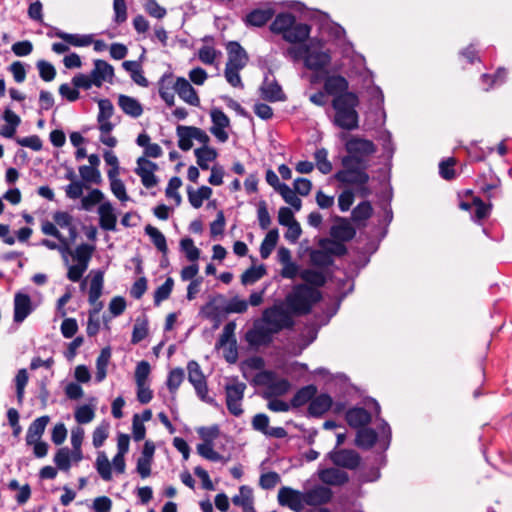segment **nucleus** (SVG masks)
<instances>
[{
    "mask_svg": "<svg viewBox=\"0 0 512 512\" xmlns=\"http://www.w3.org/2000/svg\"><path fill=\"white\" fill-rule=\"evenodd\" d=\"M55 36L76 47L88 46L93 41L92 35L70 34L59 29L55 32Z\"/></svg>",
    "mask_w": 512,
    "mask_h": 512,
    "instance_id": "c9c22d12",
    "label": "nucleus"
},
{
    "mask_svg": "<svg viewBox=\"0 0 512 512\" xmlns=\"http://www.w3.org/2000/svg\"><path fill=\"white\" fill-rule=\"evenodd\" d=\"M246 340L252 346L269 345L272 338L265 327L251 329L246 333Z\"/></svg>",
    "mask_w": 512,
    "mask_h": 512,
    "instance_id": "f704fd0d",
    "label": "nucleus"
},
{
    "mask_svg": "<svg viewBox=\"0 0 512 512\" xmlns=\"http://www.w3.org/2000/svg\"><path fill=\"white\" fill-rule=\"evenodd\" d=\"M118 106L128 116L138 118L143 113L142 104L135 98L120 94L118 97Z\"/></svg>",
    "mask_w": 512,
    "mask_h": 512,
    "instance_id": "cd10ccee",
    "label": "nucleus"
},
{
    "mask_svg": "<svg viewBox=\"0 0 512 512\" xmlns=\"http://www.w3.org/2000/svg\"><path fill=\"white\" fill-rule=\"evenodd\" d=\"M328 242H330L329 238H321L318 242L320 249H312L310 251L309 257L313 266L327 268L334 264V258H332L326 250Z\"/></svg>",
    "mask_w": 512,
    "mask_h": 512,
    "instance_id": "a211bd4d",
    "label": "nucleus"
},
{
    "mask_svg": "<svg viewBox=\"0 0 512 512\" xmlns=\"http://www.w3.org/2000/svg\"><path fill=\"white\" fill-rule=\"evenodd\" d=\"M194 155L200 169L207 170L209 169L208 162L214 161L217 158L218 153L213 147L202 146L194 150Z\"/></svg>",
    "mask_w": 512,
    "mask_h": 512,
    "instance_id": "2f4dec72",
    "label": "nucleus"
},
{
    "mask_svg": "<svg viewBox=\"0 0 512 512\" xmlns=\"http://www.w3.org/2000/svg\"><path fill=\"white\" fill-rule=\"evenodd\" d=\"M372 416L363 407H353L346 411L345 420L348 425L352 428H362L367 426L371 422Z\"/></svg>",
    "mask_w": 512,
    "mask_h": 512,
    "instance_id": "4be33fe9",
    "label": "nucleus"
},
{
    "mask_svg": "<svg viewBox=\"0 0 512 512\" xmlns=\"http://www.w3.org/2000/svg\"><path fill=\"white\" fill-rule=\"evenodd\" d=\"M92 279L90 282V288L88 292V301L90 304L95 305L93 309L89 310L90 316H96L100 310L103 308V303L98 302L97 300L102 295L103 284H104V271L101 269L93 270Z\"/></svg>",
    "mask_w": 512,
    "mask_h": 512,
    "instance_id": "0eeeda50",
    "label": "nucleus"
},
{
    "mask_svg": "<svg viewBox=\"0 0 512 512\" xmlns=\"http://www.w3.org/2000/svg\"><path fill=\"white\" fill-rule=\"evenodd\" d=\"M246 388V384L239 381L237 376L230 378L224 386L227 409L235 417L241 416L244 412L242 400Z\"/></svg>",
    "mask_w": 512,
    "mask_h": 512,
    "instance_id": "423d86ee",
    "label": "nucleus"
},
{
    "mask_svg": "<svg viewBox=\"0 0 512 512\" xmlns=\"http://www.w3.org/2000/svg\"><path fill=\"white\" fill-rule=\"evenodd\" d=\"M263 320L265 321V323L294 322L291 314L288 311L284 310L281 307H277V306L266 309L263 313Z\"/></svg>",
    "mask_w": 512,
    "mask_h": 512,
    "instance_id": "473e14b6",
    "label": "nucleus"
},
{
    "mask_svg": "<svg viewBox=\"0 0 512 512\" xmlns=\"http://www.w3.org/2000/svg\"><path fill=\"white\" fill-rule=\"evenodd\" d=\"M333 177L344 186H355L357 195L362 198H367L372 193L368 187L370 176L367 169L338 170Z\"/></svg>",
    "mask_w": 512,
    "mask_h": 512,
    "instance_id": "39448f33",
    "label": "nucleus"
},
{
    "mask_svg": "<svg viewBox=\"0 0 512 512\" xmlns=\"http://www.w3.org/2000/svg\"><path fill=\"white\" fill-rule=\"evenodd\" d=\"M278 502L294 512H301L305 505L304 492L284 486L278 492Z\"/></svg>",
    "mask_w": 512,
    "mask_h": 512,
    "instance_id": "9d476101",
    "label": "nucleus"
},
{
    "mask_svg": "<svg viewBox=\"0 0 512 512\" xmlns=\"http://www.w3.org/2000/svg\"><path fill=\"white\" fill-rule=\"evenodd\" d=\"M193 387L201 401L211 405L215 409L222 410V406L216 401V399L208 396V386L206 380L200 382V384L197 383L196 385H193Z\"/></svg>",
    "mask_w": 512,
    "mask_h": 512,
    "instance_id": "4d7b16f0",
    "label": "nucleus"
},
{
    "mask_svg": "<svg viewBox=\"0 0 512 512\" xmlns=\"http://www.w3.org/2000/svg\"><path fill=\"white\" fill-rule=\"evenodd\" d=\"M91 77L94 78V85L96 87H101L104 81L112 83L114 68L107 61L96 59L94 60V69L91 71Z\"/></svg>",
    "mask_w": 512,
    "mask_h": 512,
    "instance_id": "aec40b11",
    "label": "nucleus"
},
{
    "mask_svg": "<svg viewBox=\"0 0 512 512\" xmlns=\"http://www.w3.org/2000/svg\"><path fill=\"white\" fill-rule=\"evenodd\" d=\"M279 240V232L277 228L271 229L267 232L264 240L260 246V255L262 259H267Z\"/></svg>",
    "mask_w": 512,
    "mask_h": 512,
    "instance_id": "4c0bfd02",
    "label": "nucleus"
},
{
    "mask_svg": "<svg viewBox=\"0 0 512 512\" xmlns=\"http://www.w3.org/2000/svg\"><path fill=\"white\" fill-rule=\"evenodd\" d=\"M328 152L325 148L317 149L314 153L317 169L322 174H329L332 171V163L327 158Z\"/></svg>",
    "mask_w": 512,
    "mask_h": 512,
    "instance_id": "6e6d98bb",
    "label": "nucleus"
},
{
    "mask_svg": "<svg viewBox=\"0 0 512 512\" xmlns=\"http://www.w3.org/2000/svg\"><path fill=\"white\" fill-rule=\"evenodd\" d=\"M109 435V423L102 422L99 426H97L92 434V443L95 448H100Z\"/></svg>",
    "mask_w": 512,
    "mask_h": 512,
    "instance_id": "052dcab7",
    "label": "nucleus"
},
{
    "mask_svg": "<svg viewBox=\"0 0 512 512\" xmlns=\"http://www.w3.org/2000/svg\"><path fill=\"white\" fill-rule=\"evenodd\" d=\"M278 192L282 196L283 200L294 208L295 211H299L301 209V199L296 195V191L291 189L287 184L283 183L279 185Z\"/></svg>",
    "mask_w": 512,
    "mask_h": 512,
    "instance_id": "c03bdc74",
    "label": "nucleus"
},
{
    "mask_svg": "<svg viewBox=\"0 0 512 512\" xmlns=\"http://www.w3.org/2000/svg\"><path fill=\"white\" fill-rule=\"evenodd\" d=\"M111 357L110 347H105L101 350L99 356L96 360V375L95 381L100 383L102 382L107 375V366Z\"/></svg>",
    "mask_w": 512,
    "mask_h": 512,
    "instance_id": "e433bc0d",
    "label": "nucleus"
},
{
    "mask_svg": "<svg viewBox=\"0 0 512 512\" xmlns=\"http://www.w3.org/2000/svg\"><path fill=\"white\" fill-rule=\"evenodd\" d=\"M180 247L189 261L195 262L199 259L200 250L194 245V241L192 238L185 237L181 239Z\"/></svg>",
    "mask_w": 512,
    "mask_h": 512,
    "instance_id": "bf43d9fd",
    "label": "nucleus"
},
{
    "mask_svg": "<svg viewBox=\"0 0 512 512\" xmlns=\"http://www.w3.org/2000/svg\"><path fill=\"white\" fill-rule=\"evenodd\" d=\"M94 251L95 245L82 243L77 246L73 256L77 260V263H81L88 266Z\"/></svg>",
    "mask_w": 512,
    "mask_h": 512,
    "instance_id": "3c124183",
    "label": "nucleus"
},
{
    "mask_svg": "<svg viewBox=\"0 0 512 512\" xmlns=\"http://www.w3.org/2000/svg\"><path fill=\"white\" fill-rule=\"evenodd\" d=\"M473 205L474 209L471 212V219L477 224H482V221L490 216L493 205L485 203L480 197L473 198Z\"/></svg>",
    "mask_w": 512,
    "mask_h": 512,
    "instance_id": "7c9ffc66",
    "label": "nucleus"
},
{
    "mask_svg": "<svg viewBox=\"0 0 512 512\" xmlns=\"http://www.w3.org/2000/svg\"><path fill=\"white\" fill-rule=\"evenodd\" d=\"M190 129V126H183L178 125L176 132L178 136V147L182 151H188L192 148L193 142H192V134L190 131H187Z\"/></svg>",
    "mask_w": 512,
    "mask_h": 512,
    "instance_id": "864d4df0",
    "label": "nucleus"
},
{
    "mask_svg": "<svg viewBox=\"0 0 512 512\" xmlns=\"http://www.w3.org/2000/svg\"><path fill=\"white\" fill-rule=\"evenodd\" d=\"M257 219L262 230H267L269 228L271 224V216L265 200H260L257 204Z\"/></svg>",
    "mask_w": 512,
    "mask_h": 512,
    "instance_id": "680f3d73",
    "label": "nucleus"
},
{
    "mask_svg": "<svg viewBox=\"0 0 512 512\" xmlns=\"http://www.w3.org/2000/svg\"><path fill=\"white\" fill-rule=\"evenodd\" d=\"M335 220L338 223L331 226V237L342 242L351 241L356 235V229L344 217L337 216Z\"/></svg>",
    "mask_w": 512,
    "mask_h": 512,
    "instance_id": "f3484780",
    "label": "nucleus"
},
{
    "mask_svg": "<svg viewBox=\"0 0 512 512\" xmlns=\"http://www.w3.org/2000/svg\"><path fill=\"white\" fill-rule=\"evenodd\" d=\"M317 394V387L313 384L301 387L296 391L290 400V405L294 408L301 407L307 403L310 404L313 397Z\"/></svg>",
    "mask_w": 512,
    "mask_h": 512,
    "instance_id": "c85d7f7f",
    "label": "nucleus"
},
{
    "mask_svg": "<svg viewBox=\"0 0 512 512\" xmlns=\"http://www.w3.org/2000/svg\"><path fill=\"white\" fill-rule=\"evenodd\" d=\"M13 304V321L17 324L22 323L36 309L30 295L22 291L15 293Z\"/></svg>",
    "mask_w": 512,
    "mask_h": 512,
    "instance_id": "9b49d317",
    "label": "nucleus"
},
{
    "mask_svg": "<svg viewBox=\"0 0 512 512\" xmlns=\"http://www.w3.org/2000/svg\"><path fill=\"white\" fill-rule=\"evenodd\" d=\"M210 117L213 124L210 128V132L220 142H226L229 136L228 133L225 131V128H228L230 126L229 117L220 108L217 107L211 109Z\"/></svg>",
    "mask_w": 512,
    "mask_h": 512,
    "instance_id": "f8f14e48",
    "label": "nucleus"
},
{
    "mask_svg": "<svg viewBox=\"0 0 512 512\" xmlns=\"http://www.w3.org/2000/svg\"><path fill=\"white\" fill-rule=\"evenodd\" d=\"M187 370H188V381L192 385H196L197 383L200 384V382L206 380L198 362H196L194 360L189 361L187 364Z\"/></svg>",
    "mask_w": 512,
    "mask_h": 512,
    "instance_id": "e2e57ef3",
    "label": "nucleus"
},
{
    "mask_svg": "<svg viewBox=\"0 0 512 512\" xmlns=\"http://www.w3.org/2000/svg\"><path fill=\"white\" fill-rule=\"evenodd\" d=\"M254 383L256 385H268L274 395H283L290 389V382L287 379L275 380V373L270 370L258 373L254 378Z\"/></svg>",
    "mask_w": 512,
    "mask_h": 512,
    "instance_id": "1a4fd4ad",
    "label": "nucleus"
},
{
    "mask_svg": "<svg viewBox=\"0 0 512 512\" xmlns=\"http://www.w3.org/2000/svg\"><path fill=\"white\" fill-rule=\"evenodd\" d=\"M79 174L81 176V181L84 183H93L99 185L102 183L101 172L96 167H89L87 165H82L79 167Z\"/></svg>",
    "mask_w": 512,
    "mask_h": 512,
    "instance_id": "49530a36",
    "label": "nucleus"
},
{
    "mask_svg": "<svg viewBox=\"0 0 512 512\" xmlns=\"http://www.w3.org/2000/svg\"><path fill=\"white\" fill-rule=\"evenodd\" d=\"M328 458L335 466L354 470L361 461L360 455L352 449H333L328 453Z\"/></svg>",
    "mask_w": 512,
    "mask_h": 512,
    "instance_id": "6e6552de",
    "label": "nucleus"
},
{
    "mask_svg": "<svg viewBox=\"0 0 512 512\" xmlns=\"http://www.w3.org/2000/svg\"><path fill=\"white\" fill-rule=\"evenodd\" d=\"M274 13L275 11L272 8L253 9L245 16L244 22L247 26L263 27L272 19Z\"/></svg>",
    "mask_w": 512,
    "mask_h": 512,
    "instance_id": "393cba45",
    "label": "nucleus"
},
{
    "mask_svg": "<svg viewBox=\"0 0 512 512\" xmlns=\"http://www.w3.org/2000/svg\"><path fill=\"white\" fill-rule=\"evenodd\" d=\"M378 440V433L370 427H362L357 430L355 445L363 450L371 449Z\"/></svg>",
    "mask_w": 512,
    "mask_h": 512,
    "instance_id": "a878e982",
    "label": "nucleus"
},
{
    "mask_svg": "<svg viewBox=\"0 0 512 512\" xmlns=\"http://www.w3.org/2000/svg\"><path fill=\"white\" fill-rule=\"evenodd\" d=\"M271 70H268V73L265 75L262 85L260 86V95L262 99L269 102H278L286 100V95L282 90L281 85L277 82L275 78L270 80L269 74H271Z\"/></svg>",
    "mask_w": 512,
    "mask_h": 512,
    "instance_id": "ddd939ff",
    "label": "nucleus"
},
{
    "mask_svg": "<svg viewBox=\"0 0 512 512\" xmlns=\"http://www.w3.org/2000/svg\"><path fill=\"white\" fill-rule=\"evenodd\" d=\"M99 225L103 230L115 231L117 216L114 213L112 204L107 201L102 203L98 208Z\"/></svg>",
    "mask_w": 512,
    "mask_h": 512,
    "instance_id": "5701e85b",
    "label": "nucleus"
},
{
    "mask_svg": "<svg viewBox=\"0 0 512 512\" xmlns=\"http://www.w3.org/2000/svg\"><path fill=\"white\" fill-rule=\"evenodd\" d=\"M373 214V207L370 201L365 200L355 206L351 212V218L354 222H362L368 220Z\"/></svg>",
    "mask_w": 512,
    "mask_h": 512,
    "instance_id": "37998d69",
    "label": "nucleus"
},
{
    "mask_svg": "<svg viewBox=\"0 0 512 512\" xmlns=\"http://www.w3.org/2000/svg\"><path fill=\"white\" fill-rule=\"evenodd\" d=\"M300 278L306 283L313 285L314 288L323 287L326 283V277L323 272L314 269H303L300 272Z\"/></svg>",
    "mask_w": 512,
    "mask_h": 512,
    "instance_id": "79ce46f5",
    "label": "nucleus"
},
{
    "mask_svg": "<svg viewBox=\"0 0 512 512\" xmlns=\"http://www.w3.org/2000/svg\"><path fill=\"white\" fill-rule=\"evenodd\" d=\"M322 298L321 292L307 284H297L286 296L288 308L295 315H306L312 310L315 303Z\"/></svg>",
    "mask_w": 512,
    "mask_h": 512,
    "instance_id": "20e7f679",
    "label": "nucleus"
},
{
    "mask_svg": "<svg viewBox=\"0 0 512 512\" xmlns=\"http://www.w3.org/2000/svg\"><path fill=\"white\" fill-rule=\"evenodd\" d=\"M281 478L277 472L270 471L267 473H263L259 479V485L262 489L271 490L273 489L279 482Z\"/></svg>",
    "mask_w": 512,
    "mask_h": 512,
    "instance_id": "774afa93",
    "label": "nucleus"
},
{
    "mask_svg": "<svg viewBox=\"0 0 512 512\" xmlns=\"http://www.w3.org/2000/svg\"><path fill=\"white\" fill-rule=\"evenodd\" d=\"M41 230L42 232L45 234V235H49V236H52V237H55L56 239L59 240L60 243L63 244V249L60 248V252L62 254H65V253H70L72 254L71 250H70V246H69V242L67 241V239L59 232V230L56 228V226L46 220L42 223L41 225Z\"/></svg>",
    "mask_w": 512,
    "mask_h": 512,
    "instance_id": "58836bf2",
    "label": "nucleus"
},
{
    "mask_svg": "<svg viewBox=\"0 0 512 512\" xmlns=\"http://www.w3.org/2000/svg\"><path fill=\"white\" fill-rule=\"evenodd\" d=\"M323 89L333 97L331 101V106L335 111L333 125L346 131L358 129L357 107L360 104V99L356 92L349 90V81L340 74L328 75L324 80Z\"/></svg>",
    "mask_w": 512,
    "mask_h": 512,
    "instance_id": "f257e3e1",
    "label": "nucleus"
},
{
    "mask_svg": "<svg viewBox=\"0 0 512 512\" xmlns=\"http://www.w3.org/2000/svg\"><path fill=\"white\" fill-rule=\"evenodd\" d=\"M226 50L228 54L226 66L243 69L247 65L249 56L238 41H229L226 44Z\"/></svg>",
    "mask_w": 512,
    "mask_h": 512,
    "instance_id": "4468645a",
    "label": "nucleus"
},
{
    "mask_svg": "<svg viewBox=\"0 0 512 512\" xmlns=\"http://www.w3.org/2000/svg\"><path fill=\"white\" fill-rule=\"evenodd\" d=\"M182 185V180L178 176H173L170 178L168 185L165 190L166 197L173 199L176 205H180L182 201V197L180 193L177 191Z\"/></svg>",
    "mask_w": 512,
    "mask_h": 512,
    "instance_id": "13d9d810",
    "label": "nucleus"
},
{
    "mask_svg": "<svg viewBox=\"0 0 512 512\" xmlns=\"http://www.w3.org/2000/svg\"><path fill=\"white\" fill-rule=\"evenodd\" d=\"M240 495H235L232 502L236 506H241L243 509L253 502L252 489L243 485L239 489Z\"/></svg>",
    "mask_w": 512,
    "mask_h": 512,
    "instance_id": "69168bd1",
    "label": "nucleus"
},
{
    "mask_svg": "<svg viewBox=\"0 0 512 512\" xmlns=\"http://www.w3.org/2000/svg\"><path fill=\"white\" fill-rule=\"evenodd\" d=\"M331 62V56L326 51H310L304 57V66L312 71H321Z\"/></svg>",
    "mask_w": 512,
    "mask_h": 512,
    "instance_id": "412c9836",
    "label": "nucleus"
},
{
    "mask_svg": "<svg viewBox=\"0 0 512 512\" xmlns=\"http://www.w3.org/2000/svg\"><path fill=\"white\" fill-rule=\"evenodd\" d=\"M333 406V399L328 393H320L315 395L308 405L307 416L312 418H320L328 412Z\"/></svg>",
    "mask_w": 512,
    "mask_h": 512,
    "instance_id": "2eb2a0df",
    "label": "nucleus"
},
{
    "mask_svg": "<svg viewBox=\"0 0 512 512\" xmlns=\"http://www.w3.org/2000/svg\"><path fill=\"white\" fill-rule=\"evenodd\" d=\"M333 492L330 488L318 485L304 492L305 504L310 506H319L331 501Z\"/></svg>",
    "mask_w": 512,
    "mask_h": 512,
    "instance_id": "6ab92c4d",
    "label": "nucleus"
},
{
    "mask_svg": "<svg viewBox=\"0 0 512 512\" xmlns=\"http://www.w3.org/2000/svg\"><path fill=\"white\" fill-rule=\"evenodd\" d=\"M184 370L182 368L172 369L167 377L166 385L171 394H175L184 380Z\"/></svg>",
    "mask_w": 512,
    "mask_h": 512,
    "instance_id": "8fccbe9b",
    "label": "nucleus"
},
{
    "mask_svg": "<svg viewBox=\"0 0 512 512\" xmlns=\"http://www.w3.org/2000/svg\"><path fill=\"white\" fill-rule=\"evenodd\" d=\"M174 78L172 72H165L158 81L159 96L165 102L168 107H172L175 104L174 93L172 92V86H166L168 79Z\"/></svg>",
    "mask_w": 512,
    "mask_h": 512,
    "instance_id": "72a5a7b5",
    "label": "nucleus"
},
{
    "mask_svg": "<svg viewBox=\"0 0 512 512\" xmlns=\"http://www.w3.org/2000/svg\"><path fill=\"white\" fill-rule=\"evenodd\" d=\"M53 461L56 465V468L63 471L68 472L71 468V458H70V450L68 447L59 448L54 455Z\"/></svg>",
    "mask_w": 512,
    "mask_h": 512,
    "instance_id": "de8ad7c7",
    "label": "nucleus"
},
{
    "mask_svg": "<svg viewBox=\"0 0 512 512\" xmlns=\"http://www.w3.org/2000/svg\"><path fill=\"white\" fill-rule=\"evenodd\" d=\"M74 417L79 424H87L95 417L94 408L87 404L82 405L76 409Z\"/></svg>",
    "mask_w": 512,
    "mask_h": 512,
    "instance_id": "0e129e2a",
    "label": "nucleus"
},
{
    "mask_svg": "<svg viewBox=\"0 0 512 512\" xmlns=\"http://www.w3.org/2000/svg\"><path fill=\"white\" fill-rule=\"evenodd\" d=\"M104 199V194L100 189H92L88 195L84 196L81 200V209L91 211L96 204H99Z\"/></svg>",
    "mask_w": 512,
    "mask_h": 512,
    "instance_id": "603ef678",
    "label": "nucleus"
},
{
    "mask_svg": "<svg viewBox=\"0 0 512 512\" xmlns=\"http://www.w3.org/2000/svg\"><path fill=\"white\" fill-rule=\"evenodd\" d=\"M197 453L204 459H207L212 462L226 463L228 461L227 458H225L220 453L214 450V443L202 442L198 444Z\"/></svg>",
    "mask_w": 512,
    "mask_h": 512,
    "instance_id": "ea45409f",
    "label": "nucleus"
},
{
    "mask_svg": "<svg viewBox=\"0 0 512 512\" xmlns=\"http://www.w3.org/2000/svg\"><path fill=\"white\" fill-rule=\"evenodd\" d=\"M213 191L209 186H201L197 190L189 186L187 188L188 201L193 208H200L203 205V201L211 197Z\"/></svg>",
    "mask_w": 512,
    "mask_h": 512,
    "instance_id": "c756f323",
    "label": "nucleus"
},
{
    "mask_svg": "<svg viewBox=\"0 0 512 512\" xmlns=\"http://www.w3.org/2000/svg\"><path fill=\"white\" fill-rule=\"evenodd\" d=\"M320 480L328 485L341 486L349 481V475L347 472L338 468H325L319 472Z\"/></svg>",
    "mask_w": 512,
    "mask_h": 512,
    "instance_id": "b1692460",
    "label": "nucleus"
},
{
    "mask_svg": "<svg viewBox=\"0 0 512 512\" xmlns=\"http://www.w3.org/2000/svg\"><path fill=\"white\" fill-rule=\"evenodd\" d=\"M347 155L341 159V170L368 169L366 157L373 155L377 147L373 141L351 136L345 143Z\"/></svg>",
    "mask_w": 512,
    "mask_h": 512,
    "instance_id": "7ed1b4c3",
    "label": "nucleus"
},
{
    "mask_svg": "<svg viewBox=\"0 0 512 512\" xmlns=\"http://www.w3.org/2000/svg\"><path fill=\"white\" fill-rule=\"evenodd\" d=\"M174 280L168 277L165 282L154 291V305L159 306L160 303L168 299L173 290Z\"/></svg>",
    "mask_w": 512,
    "mask_h": 512,
    "instance_id": "09e8293b",
    "label": "nucleus"
},
{
    "mask_svg": "<svg viewBox=\"0 0 512 512\" xmlns=\"http://www.w3.org/2000/svg\"><path fill=\"white\" fill-rule=\"evenodd\" d=\"M266 273L264 265L259 267H250L241 275V282L243 285L253 284L261 279Z\"/></svg>",
    "mask_w": 512,
    "mask_h": 512,
    "instance_id": "5fc2aeb1",
    "label": "nucleus"
},
{
    "mask_svg": "<svg viewBox=\"0 0 512 512\" xmlns=\"http://www.w3.org/2000/svg\"><path fill=\"white\" fill-rule=\"evenodd\" d=\"M49 421V416L44 415L38 417L29 425L25 438L27 445L31 446L35 440H39L42 437Z\"/></svg>",
    "mask_w": 512,
    "mask_h": 512,
    "instance_id": "bb28decb",
    "label": "nucleus"
},
{
    "mask_svg": "<svg viewBox=\"0 0 512 512\" xmlns=\"http://www.w3.org/2000/svg\"><path fill=\"white\" fill-rule=\"evenodd\" d=\"M145 233L150 237L155 247L163 254L167 255L168 246L164 234L152 225L145 227Z\"/></svg>",
    "mask_w": 512,
    "mask_h": 512,
    "instance_id": "a19ab883",
    "label": "nucleus"
},
{
    "mask_svg": "<svg viewBox=\"0 0 512 512\" xmlns=\"http://www.w3.org/2000/svg\"><path fill=\"white\" fill-rule=\"evenodd\" d=\"M40 78L45 82L52 81L56 76L55 67L46 60H39L36 64Z\"/></svg>",
    "mask_w": 512,
    "mask_h": 512,
    "instance_id": "338daca9",
    "label": "nucleus"
},
{
    "mask_svg": "<svg viewBox=\"0 0 512 512\" xmlns=\"http://www.w3.org/2000/svg\"><path fill=\"white\" fill-rule=\"evenodd\" d=\"M95 466H96L97 472L99 473L100 477L104 481H110L112 479L111 464H110L105 452H103V451L98 452Z\"/></svg>",
    "mask_w": 512,
    "mask_h": 512,
    "instance_id": "a18cd8bd",
    "label": "nucleus"
},
{
    "mask_svg": "<svg viewBox=\"0 0 512 512\" xmlns=\"http://www.w3.org/2000/svg\"><path fill=\"white\" fill-rule=\"evenodd\" d=\"M270 31L281 35L291 44L305 42L311 32V26L307 23H296V17L290 12L278 13L270 24Z\"/></svg>",
    "mask_w": 512,
    "mask_h": 512,
    "instance_id": "f03ea898",
    "label": "nucleus"
},
{
    "mask_svg": "<svg viewBox=\"0 0 512 512\" xmlns=\"http://www.w3.org/2000/svg\"><path fill=\"white\" fill-rule=\"evenodd\" d=\"M173 87L183 101L192 106L200 105V99L196 90L186 78L177 77Z\"/></svg>",
    "mask_w": 512,
    "mask_h": 512,
    "instance_id": "dca6fc26",
    "label": "nucleus"
}]
</instances>
